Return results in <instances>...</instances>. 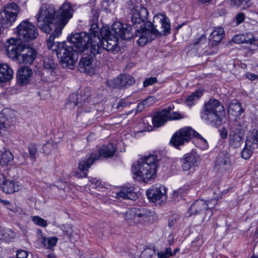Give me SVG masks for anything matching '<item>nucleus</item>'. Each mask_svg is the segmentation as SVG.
Segmentation results:
<instances>
[{
	"instance_id": "nucleus-1",
	"label": "nucleus",
	"mask_w": 258,
	"mask_h": 258,
	"mask_svg": "<svg viewBox=\"0 0 258 258\" xmlns=\"http://www.w3.org/2000/svg\"><path fill=\"white\" fill-rule=\"evenodd\" d=\"M132 27L127 24L119 22L112 25L111 30L108 27L101 29L96 24L91 25L89 33L85 32L76 33L70 38V41L76 47L77 50L84 52L90 48V52L94 54L114 50L118 45V37L128 40L133 36Z\"/></svg>"
},
{
	"instance_id": "nucleus-2",
	"label": "nucleus",
	"mask_w": 258,
	"mask_h": 258,
	"mask_svg": "<svg viewBox=\"0 0 258 258\" xmlns=\"http://www.w3.org/2000/svg\"><path fill=\"white\" fill-rule=\"evenodd\" d=\"M61 34V29L57 28L49 36L47 41V47L49 49L56 52L60 62L63 67L72 68L77 60V53L82 52L77 50L76 47L70 41V38L75 34H72L68 37V43L70 45L64 42H57L54 41L55 38L58 37Z\"/></svg>"
},
{
	"instance_id": "nucleus-3",
	"label": "nucleus",
	"mask_w": 258,
	"mask_h": 258,
	"mask_svg": "<svg viewBox=\"0 0 258 258\" xmlns=\"http://www.w3.org/2000/svg\"><path fill=\"white\" fill-rule=\"evenodd\" d=\"M161 155L160 151L154 152L152 154L145 156L135 162L132 168L134 178L144 182H148L154 178L159 167Z\"/></svg>"
},
{
	"instance_id": "nucleus-4",
	"label": "nucleus",
	"mask_w": 258,
	"mask_h": 258,
	"mask_svg": "<svg viewBox=\"0 0 258 258\" xmlns=\"http://www.w3.org/2000/svg\"><path fill=\"white\" fill-rule=\"evenodd\" d=\"M193 137L197 139L195 142L198 147L202 150H205L208 148V144L207 141L201 135L189 126L181 128L178 131L176 132L172 135L170 143L176 149H180V146L188 143Z\"/></svg>"
},
{
	"instance_id": "nucleus-5",
	"label": "nucleus",
	"mask_w": 258,
	"mask_h": 258,
	"mask_svg": "<svg viewBox=\"0 0 258 258\" xmlns=\"http://www.w3.org/2000/svg\"><path fill=\"white\" fill-rule=\"evenodd\" d=\"M224 108L217 99H210L205 103L201 113V117L207 122L216 127L222 124V115Z\"/></svg>"
},
{
	"instance_id": "nucleus-6",
	"label": "nucleus",
	"mask_w": 258,
	"mask_h": 258,
	"mask_svg": "<svg viewBox=\"0 0 258 258\" xmlns=\"http://www.w3.org/2000/svg\"><path fill=\"white\" fill-rule=\"evenodd\" d=\"M35 17L37 26L46 33H50L52 26L57 25L54 7L51 4H43Z\"/></svg>"
},
{
	"instance_id": "nucleus-7",
	"label": "nucleus",
	"mask_w": 258,
	"mask_h": 258,
	"mask_svg": "<svg viewBox=\"0 0 258 258\" xmlns=\"http://www.w3.org/2000/svg\"><path fill=\"white\" fill-rule=\"evenodd\" d=\"M121 214L130 225L155 220L157 218L154 211L146 208L134 207L127 209L125 213H122Z\"/></svg>"
},
{
	"instance_id": "nucleus-8",
	"label": "nucleus",
	"mask_w": 258,
	"mask_h": 258,
	"mask_svg": "<svg viewBox=\"0 0 258 258\" xmlns=\"http://www.w3.org/2000/svg\"><path fill=\"white\" fill-rule=\"evenodd\" d=\"M115 152V149L112 144L103 146L99 150H97L91 153L88 158L81 160L79 164V168L82 171L87 170L101 156L105 158L111 157Z\"/></svg>"
},
{
	"instance_id": "nucleus-9",
	"label": "nucleus",
	"mask_w": 258,
	"mask_h": 258,
	"mask_svg": "<svg viewBox=\"0 0 258 258\" xmlns=\"http://www.w3.org/2000/svg\"><path fill=\"white\" fill-rule=\"evenodd\" d=\"M245 135V130L240 121L235 120L230 122L229 133V145L233 148H237L243 143Z\"/></svg>"
},
{
	"instance_id": "nucleus-10",
	"label": "nucleus",
	"mask_w": 258,
	"mask_h": 258,
	"mask_svg": "<svg viewBox=\"0 0 258 258\" xmlns=\"http://www.w3.org/2000/svg\"><path fill=\"white\" fill-rule=\"evenodd\" d=\"M15 32L19 39L25 42L33 40L38 36L37 28L28 20L22 21L17 27Z\"/></svg>"
},
{
	"instance_id": "nucleus-11",
	"label": "nucleus",
	"mask_w": 258,
	"mask_h": 258,
	"mask_svg": "<svg viewBox=\"0 0 258 258\" xmlns=\"http://www.w3.org/2000/svg\"><path fill=\"white\" fill-rule=\"evenodd\" d=\"M135 29L136 31L135 37L139 38L138 43L140 46H145L157 36V31L150 21H147L145 26L137 27Z\"/></svg>"
},
{
	"instance_id": "nucleus-12",
	"label": "nucleus",
	"mask_w": 258,
	"mask_h": 258,
	"mask_svg": "<svg viewBox=\"0 0 258 258\" xmlns=\"http://www.w3.org/2000/svg\"><path fill=\"white\" fill-rule=\"evenodd\" d=\"M130 9V18L134 28L144 26L146 24L148 12L147 9L138 3L134 6H132Z\"/></svg>"
},
{
	"instance_id": "nucleus-13",
	"label": "nucleus",
	"mask_w": 258,
	"mask_h": 258,
	"mask_svg": "<svg viewBox=\"0 0 258 258\" xmlns=\"http://www.w3.org/2000/svg\"><path fill=\"white\" fill-rule=\"evenodd\" d=\"M19 12L18 6L15 3L7 5L0 12V24L4 28L10 27L16 21Z\"/></svg>"
},
{
	"instance_id": "nucleus-14",
	"label": "nucleus",
	"mask_w": 258,
	"mask_h": 258,
	"mask_svg": "<svg viewBox=\"0 0 258 258\" xmlns=\"http://www.w3.org/2000/svg\"><path fill=\"white\" fill-rule=\"evenodd\" d=\"M73 12V10L70 3H64L57 11H55L57 25L62 26L63 27L72 17Z\"/></svg>"
},
{
	"instance_id": "nucleus-15",
	"label": "nucleus",
	"mask_w": 258,
	"mask_h": 258,
	"mask_svg": "<svg viewBox=\"0 0 258 258\" xmlns=\"http://www.w3.org/2000/svg\"><path fill=\"white\" fill-rule=\"evenodd\" d=\"M23 46L24 45L21 44L19 40L13 38L9 39L6 44L8 56L13 60H18Z\"/></svg>"
},
{
	"instance_id": "nucleus-16",
	"label": "nucleus",
	"mask_w": 258,
	"mask_h": 258,
	"mask_svg": "<svg viewBox=\"0 0 258 258\" xmlns=\"http://www.w3.org/2000/svg\"><path fill=\"white\" fill-rule=\"evenodd\" d=\"M201 158L197 151L192 150L190 153L185 154L181 159L182 167L185 171L189 170L192 167L198 165Z\"/></svg>"
},
{
	"instance_id": "nucleus-17",
	"label": "nucleus",
	"mask_w": 258,
	"mask_h": 258,
	"mask_svg": "<svg viewBox=\"0 0 258 258\" xmlns=\"http://www.w3.org/2000/svg\"><path fill=\"white\" fill-rule=\"evenodd\" d=\"M135 83L134 78L128 74L120 75L108 82L110 87L118 88L131 86L134 85Z\"/></svg>"
},
{
	"instance_id": "nucleus-18",
	"label": "nucleus",
	"mask_w": 258,
	"mask_h": 258,
	"mask_svg": "<svg viewBox=\"0 0 258 258\" xmlns=\"http://www.w3.org/2000/svg\"><path fill=\"white\" fill-rule=\"evenodd\" d=\"M37 54V51L35 49L24 45L18 61L20 63L30 64L36 58Z\"/></svg>"
},
{
	"instance_id": "nucleus-19",
	"label": "nucleus",
	"mask_w": 258,
	"mask_h": 258,
	"mask_svg": "<svg viewBox=\"0 0 258 258\" xmlns=\"http://www.w3.org/2000/svg\"><path fill=\"white\" fill-rule=\"evenodd\" d=\"M93 59L91 55L83 56L80 60L78 70L80 72L92 75L95 73V69L92 66Z\"/></svg>"
},
{
	"instance_id": "nucleus-20",
	"label": "nucleus",
	"mask_w": 258,
	"mask_h": 258,
	"mask_svg": "<svg viewBox=\"0 0 258 258\" xmlns=\"http://www.w3.org/2000/svg\"><path fill=\"white\" fill-rule=\"evenodd\" d=\"M209 208L207 202L203 200H199L195 202L189 208L187 212V217L192 215L201 214Z\"/></svg>"
},
{
	"instance_id": "nucleus-21",
	"label": "nucleus",
	"mask_w": 258,
	"mask_h": 258,
	"mask_svg": "<svg viewBox=\"0 0 258 258\" xmlns=\"http://www.w3.org/2000/svg\"><path fill=\"white\" fill-rule=\"evenodd\" d=\"M33 72L29 67H22L19 69L17 73V81L21 85L29 83Z\"/></svg>"
},
{
	"instance_id": "nucleus-22",
	"label": "nucleus",
	"mask_w": 258,
	"mask_h": 258,
	"mask_svg": "<svg viewBox=\"0 0 258 258\" xmlns=\"http://www.w3.org/2000/svg\"><path fill=\"white\" fill-rule=\"evenodd\" d=\"M149 200L155 205H160L161 204V186H152L146 191Z\"/></svg>"
},
{
	"instance_id": "nucleus-23",
	"label": "nucleus",
	"mask_w": 258,
	"mask_h": 258,
	"mask_svg": "<svg viewBox=\"0 0 258 258\" xmlns=\"http://www.w3.org/2000/svg\"><path fill=\"white\" fill-rule=\"evenodd\" d=\"M3 190L7 194H13L20 190L22 187L21 185L18 182L5 180L1 184Z\"/></svg>"
},
{
	"instance_id": "nucleus-24",
	"label": "nucleus",
	"mask_w": 258,
	"mask_h": 258,
	"mask_svg": "<svg viewBox=\"0 0 258 258\" xmlns=\"http://www.w3.org/2000/svg\"><path fill=\"white\" fill-rule=\"evenodd\" d=\"M224 30L222 28H218L213 31L209 38L210 46L214 47L218 45L224 37Z\"/></svg>"
},
{
	"instance_id": "nucleus-25",
	"label": "nucleus",
	"mask_w": 258,
	"mask_h": 258,
	"mask_svg": "<svg viewBox=\"0 0 258 258\" xmlns=\"http://www.w3.org/2000/svg\"><path fill=\"white\" fill-rule=\"evenodd\" d=\"M116 198L118 199H123L135 200L138 198V194L133 191V187H124L116 193Z\"/></svg>"
},
{
	"instance_id": "nucleus-26",
	"label": "nucleus",
	"mask_w": 258,
	"mask_h": 258,
	"mask_svg": "<svg viewBox=\"0 0 258 258\" xmlns=\"http://www.w3.org/2000/svg\"><path fill=\"white\" fill-rule=\"evenodd\" d=\"M13 76V71L7 63L0 64V83L8 81Z\"/></svg>"
},
{
	"instance_id": "nucleus-27",
	"label": "nucleus",
	"mask_w": 258,
	"mask_h": 258,
	"mask_svg": "<svg viewBox=\"0 0 258 258\" xmlns=\"http://www.w3.org/2000/svg\"><path fill=\"white\" fill-rule=\"evenodd\" d=\"M171 110V108L169 109H162V124L168 120H176L184 118V115L179 112H170Z\"/></svg>"
},
{
	"instance_id": "nucleus-28",
	"label": "nucleus",
	"mask_w": 258,
	"mask_h": 258,
	"mask_svg": "<svg viewBox=\"0 0 258 258\" xmlns=\"http://www.w3.org/2000/svg\"><path fill=\"white\" fill-rule=\"evenodd\" d=\"M246 144L253 147V149H258V131L256 129H252L249 131L247 134L245 141Z\"/></svg>"
},
{
	"instance_id": "nucleus-29",
	"label": "nucleus",
	"mask_w": 258,
	"mask_h": 258,
	"mask_svg": "<svg viewBox=\"0 0 258 258\" xmlns=\"http://www.w3.org/2000/svg\"><path fill=\"white\" fill-rule=\"evenodd\" d=\"M229 114L235 117L239 116L244 111L241 104L235 100L230 103L228 109Z\"/></svg>"
},
{
	"instance_id": "nucleus-30",
	"label": "nucleus",
	"mask_w": 258,
	"mask_h": 258,
	"mask_svg": "<svg viewBox=\"0 0 258 258\" xmlns=\"http://www.w3.org/2000/svg\"><path fill=\"white\" fill-rule=\"evenodd\" d=\"M39 239L43 247L46 249H52L56 245L58 241V238L56 236L46 237L42 234Z\"/></svg>"
},
{
	"instance_id": "nucleus-31",
	"label": "nucleus",
	"mask_w": 258,
	"mask_h": 258,
	"mask_svg": "<svg viewBox=\"0 0 258 258\" xmlns=\"http://www.w3.org/2000/svg\"><path fill=\"white\" fill-rule=\"evenodd\" d=\"M56 66V63H54V60L51 57L47 56L44 58V68L47 70L51 76H54L55 74V70Z\"/></svg>"
},
{
	"instance_id": "nucleus-32",
	"label": "nucleus",
	"mask_w": 258,
	"mask_h": 258,
	"mask_svg": "<svg viewBox=\"0 0 258 258\" xmlns=\"http://www.w3.org/2000/svg\"><path fill=\"white\" fill-rule=\"evenodd\" d=\"M203 92L201 90H197L187 96L185 99V103L188 106L194 105L195 102L201 97Z\"/></svg>"
},
{
	"instance_id": "nucleus-33",
	"label": "nucleus",
	"mask_w": 258,
	"mask_h": 258,
	"mask_svg": "<svg viewBox=\"0 0 258 258\" xmlns=\"http://www.w3.org/2000/svg\"><path fill=\"white\" fill-rule=\"evenodd\" d=\"M216 165L224 170H229L230 166V159L228 157L219 155L217 158Z\"/></svg>"
},
{
	"instance_id": "nucleus-34",
	"label": "nucleus",
	"mask_w": 258,
	"mask_h": 258,
	"mask_svg": "<svg viewBox=\"0 0 258 258\" xmlns=\"http://www.w3.org/2000/svg\"><path fill=\"white\" fill-rule=\"evenodd\" d=\"M162 34L167 36L171 33V25L169 18L162 14Z\"/></svg>"
},
{
	"instance_id": "nucleus-35",
	"label": "nucleus",
	"mask_w": 258,
	"mask_h": 258,
	"mask_svg": "<svg viewBox=\"0 0 258 258\" xmlns=\"http://www.w3.org/2000/svg\"><path fill=\"white\" fill-rule=\"evenodd\" d=\"M11 125V122L9 119L0 114V135L5 133Z\"/></svg>"
},
{
	"instance_id": "nucleus-36",
	"label": "nucleus",
	"mask_w": 258,
	"mask_h": 258,
	"mask_svg": "<svg viewBox=\"0 0 258 258\" xmlns=\"http://www.w3.org/2000/svg\"><path fill=\"white\" fill-rule=\"evenodd\" d=\"M3 233L2 240L7 242L13 241L17 236L16 233L10 229H5Z\"/></svg>"
},
{
	"instance_id": "nucleus-37",
	"label": "nucleus",
	"mask_w": 258,
	"mask_h": 258,
	"mask_svg": "<svg viewBox=\"0 0 258 258\" xmlns=\"http://www.w3.org/2000/svg\"><path fill=\"white\" fill-rule=\"evenodd\" d=\"M155 102L154 97H150L139 103L137 106L138 111H141L144 108L152 105Z\"/></svg>"
},
{
	"instance_id": "nucleus-38",
	"label": "nucleus",
	"mask_w": 258,
	"mask_h": 258,
	"mask_svg": "<svg viewBox=\"0 0 258 258\" xmlns=\"http://www.w3.org/2000/svg\"><path fill=\"white\" fill-rule=\"evenodd\" d=\"M254 150L252 146L245 142V147L241 152V157L245 160L248 159L251 157Z\"/></svg>"
},
{
	"instance_id": "nucleus-39",
	"label": "nucleus",
	"mask_w": 258,
	"mask_h": 258,
	"mask_svg": "<svg viewBox=\"0 0 258 258\" xmlns=\"http://www.w3.org/2000/svg\"><path fill=\"white\" fill-rule=\"evenodd\" d=\"M207 37L205 34H202L200 37L197 38L194 43L190 44L189 46L191 48L198 49L201 45L206 44Z\"/></svg>"
},
{
	"instance_id": "nucleus-40",
	"label": "nucleus",
	"mask_w": 258,
	"mask_h": 258,
	"mask_svg": "<svg viewBox=\"0 0 258 258\" xmlns=\"http://www.w3.org/2000/svg\"><path fill=\"white\" fill-rule=\"evenodd\" d=\"M57 147V144L52 140H49L43 147V150L44 153L49 154L51 151Z\"/></svg>"
},
{
	"instance_id": "nucleus-41",
	"label": "nucleus",
	"mask_w": 258,
	"mask_h": 258,
	"mask_svg": "<svg viewBox=\"0 0 258 258\" xmlns=\"http://www.w3.org/2000/svg\"><path fill=\"white\" fill-rule=\"evenodd\" d=\"M152 123L154 127H159L161 125V111H159L154 113L152 117Z\"/></svg>"
},
{
	"instance_id": "nucleus-42",
	"label": "nucleus",
	"mask_w": 258,
	"mask_h": 258,
	"mask_svg": "<svg viewBox=\"0 0 258 258\" xmlns=\"http://www.w3.org/2000/svg\"><path fill=\"white\" fill-rule=\"evenodd\" d=\"M27 149L29 152L30 158L32 159H35L38 153V149L36 145L34 144H29L27 146Z\"/></svg>"
},
{
	"instance_id": "nucleus-43",
	"label": "nucleus",
	"mask_w": 258,
	"mask_h": 258,
	"mask_svg": "<svg viewBox=\"0 0 258 258\" xmlns=\"http://www.w3.org/2000/svg\"><path fill=\"white\" fill-rule=\"evenodd\" d=\"M31 218L33 223L37 225L43 227H45L47 226V221L39 216H32Z\"/></svg>"
},
{
	"instance_id": "nucleus-44",
	"label": "nucleus",
	"mask_w": 258,
	"mask_h": 258,
	"mask_svg": "<svg viewBox=\"0 0 258 258\" xmlns=\"http://www.w3.org/2000/svg\"><path fill=\"white\" fill-rule=\"evenodd\" d=\"M2 160L5 164L8 163L13 160V155L9 151H6L2 155Z\"/></svg>"
},
{
	"instance_id": "nucleus-45",
	"label": "nucleus",
	"mask_w": 258,
	"mask_h": 258,
	"mask_svg": "<svg viewBox=\"0 0 258 258\" xmlns=\"http://www.w3.org/2000/svg\"><path fill=\"white\" fill-rule=\"evenodd\" d=\"M155 249L153 248H145L141 253V256L143 258H150L155 253Z\"/></svg>"
},
{
	"instance_id": "nucleus-46",
	"label": "nucleus",
	"mask_w": 258,
	"mask_h": 258,
	"mask_svg": "<svg viewBox=\"0 0 258 258\" xmlns=\"http://www.w3.org/2000/svg\"><path fill=\"white\" fill-rule=\"evenodd\" d=\"M245 18V15L243 13L240 12L236 15L233 21L234 23H236V26H237L244 22Z\"/></svg>"
},
{
	"instance_id": "nucleus-47",
	"label": "nucleus",
	"mask_w": 258,
	"mask_h": 258,
	"mask_svg": "<svg viewBox=\"0 0 258 258\" xmlns=\"http://www.w3.org/2000/svg\"><path fill=\"white\" fill-rule=\"evenodd\" d=\"M232 40L235 43L240 44L244 43V42H248L249 41V39H245V36L243 34H242L236 35L234 37H233Z\"/></svg>"
},
{
	"instance_id": "nucleus-48",
	"label": "nucleus",
	"mask_w": 258,
	"mask_h": 258,
	"mask_svg": "<svg viewBox=\"0 0 258 258\" xmlns=\"http://www.w3.org/2000/svg\"><path fill=\"white\" fill-rule=\"evenodd\" d=\"M91 107L88 101H84L83 104L79 106L78 109L79 112H88L90 111Z\"/></svg>"
},
{
	"instance_id": "nucleus-49",
	"label": "nucleus",
	"mask_w": 258,
	"mask_h": 258,
	"mask_svg": "<svg viewBox=\"0 0 258 258\" xmlns=\"http://www.w3.org/2000/svg\"><path fill=\"white\" fill-rule=\"evenodd\" d=\"M157 81L156 77H150L146 79L143 82V86L147 87L149 86L152 85Z\"/></svg>"
},
{
	"instance_id": "nucleus-50",
	"label": "nucleus",
	"mask_w": 258,
	"mask_h": 258,
	"mask_svg": "<svg viewBox=\"0 0 258 258\" xmlns=\"http://www.w3.org/2000/svg\"><path fill=\"white\" fill-rule=\"evenodd\" d=\"M178 215L176 214H171V217L168 220V226L169 227L173 226L177 222L178 219Z\"/></svg>"
},
{
	"instance_id": "nucleus-51",
	"label": "nucleus",
	"mask_w": 258,
	"mask_h": 258,
	"mask_svg": "<svg viewBox=\"0 0 258 258\" xmlns=\"http://www.w3.org/2000/svg\"><path fill=\"white\" fill-rule=\"evenodd\" d=\"M221 196H218L217 197H214L213 199H211L210 201H208L207 203L209 204V208L208 209L213 208L215 206H216L218 203V200L221 198Z\"/></svg>"
},
{
	"instance_id": "nucleus-52",
	"label": "nucleus",
	"mask_w": 258,
	"mask_h": 258,
	"mask_svg": "<svg viewBox=\"0 0 258 258\" xmlns=\"http://www.w3.org/2000/svg\"><path fill=\"white\" fill-rule=\"evenodd\" d=\"M92 19L93 23L91 25H93V24H96L97 25L96 22L98 21L99 16V12L98 9H93L92 11Z\"/></svg>"
},
{
	"instance_id": "nucleus-53",
	"label": "nucleus",
	"mask_w": 258,
	"mask_h": 258,
	"mask_svg": "<svg viewBox=\"0 0 258 258\" xmlns=\"http://www.w3.org/2000/svg\"><path fill=\"white\" fill-rule=\"evenodd\" d=\"M28 252L25 250L20 249L17 251L16 256L17 258H27Z\"/></svg>"
},
{
	"instance_id": "nucleus-54",
	"label": "nucleus",
	"mask_w": 258,
	"mask_h": 258,
	"mask_svg": "<svg viewBox=\"0 0 258 258\" xmlns=\"http://www.w3.org/2000/svg\"><path fill=\"white\" fill-rule=\"evenodd\" d=\"M90 181L91 183L90 185L93 188H97L101 185V181L95 178H92Z\"/></svg>"
},
{
	"instance_id": "nucleus-55",
	"label": "nucleus",
	"mask_w": 258,
	"mask_h": 258,
	"mask_svg": "<svg viewBox=\"0 0 258 258\" xmlns=\"http://www.w3.org/2000/svg\"><path fill=\"white\" fill-rule=\"evenodd\" d=\"M171 256H172V251L170 247L166 248L164 251L162 252V258H168Z\"/></svg>"
},
{
	"instance_id": "nucleus-56",
	"label": "nucleus",
	"mask_w": 258,
	"mask_h": 258,
	"mask_svg": "<svg viewBox=\"0 0 258 258\" xmlns=\"http://www.w3.org/2000/svg\"><path fill=\"white\" fill-rule=\"evenodd\" d=\"M243 35L245 36V39L248 40L249 39V41L248 42H244V43H250L252 44L253 42L254 41V38L253 36V35L251 33H246L245 34H243Z\"/></svg>"
},
{
	"instance_id": "nucleus-57",
	"label": "nucleus",
	"mask_w": 258,
	"mask_h": 258,
	"mask_svg": "<svg viewBox=\"0 0 258 258\" xmlns=\"http://www.w3.org/2000/svg\"><path fill=\"white\" fill-rule=\"evenodd\" d=\"M164 187V194L162 193V203L163 202H170L171 201H172V198H170V199H169L168 200V196L167 195V192H166V188L164 186H163Z\"/></svg>"
},
{
	"instance_id": "nucleus-58",
	"label": "nucleus",
	"mask_w": 258,
	"mask_h": 258,
	"mask_svg": "<svg viewBox=\"0 0 258 258\" xmlns=\"http://www.w3.org/2000/svg\"><path fill=\"white\" fill-rule=\"evenodd\" d=\"M220 134L221 138L223 139H225L227 137L228 132L225 128L223 127L220 130Z\"/></svg>"
},
{
	"instance_id": "nucleus-59",
	"label": "nucleus",
	"mask_w": 258,
	"mask_h": 258,
	"mask_svg": "<svg viewBox=\"0 0 258 258\" xmlns=\"http://www.w3.org/2000/svg\"><path fill=\"white\" fill-rule=\"evenodd\" d=\"M78 98V96L77 94H72L69 97L70 104H71L72 103L74 105L76 106L77 105V102H75L74 100Z\"/></svg>"
},
{
	"instance_id": "nucleus-60",
	"label": "nucleus",
	"mask_w": 258,
	"mask_h": 258,
	"mask_svg": "<svg viewBox=\"0 0 258 258\" xmlns=\"http://www.w3.org/2000/svg\"><path fill=\"white\" fill-rule=\"evenodd\" d=\"M63 228L66 229V230H64V229L63 230L64 233L67 235H68L69 237H70L72 232V230L71 228L70 227H66V226H64Z\"/></svg>"
},
{
	"instance_id": "nucleus-61",
	"label": "nucleus",
	"mask_w": 258,
	"mask_h": 258,
	"mask_svg": "<svg viewBox=\"0 0 258 258\" xmlns=\"http://www.w3.org/2000/svg\"><path fill=\"white\" fill-rule=\"evenodd\" d=\"M246 77L250 80L254 81L258 78V76L257 75H255V74H251V73H248L246 74Z\"/></svg>"
},
{
	"instance_id": "nucleus-62",
	"label": "nucleus",
	"mask_w": 258,
	"mask_h": 258,
	"mask_svg": "<svg viewBox=\"0 0 258 258\" xmlns=\"http://www.w3.org/2000/svg\"><path fill=\"white\" fill-rule=\"evenodd\" d=\"M127 104L128 103L127 102L121 100L118 103L116 107L118 109H119L120 107L126 106Z\"/></svg>"
},
{
	"instance_id": "nucleus-63",
	"label": "nucleus",
	"mask_w": 258,
	"mask_h": 258,
	"mask_svg": "<svg viewBox=\"0 0 258 258\" xmlns=\"http://www.w3.org/2000/svg\"><path fill=\"white\" fill-rule=\"evenodd\" d=\"M0 202L2 203V204H3L4 205H8V206H9L11 205V202L9 201H7V200H1L0 201Z\"/></svg>"
},
{
	"instance_id": "nucleus-64",
	"label": "nucleus",
	"mask_w": 258,
	"mask_h": 258,
	"mask_svg": "<svg viewBox=\"0 0 258 258\" xmlns=\"http://www.w3.org/2000/svg\"><path fill=\"white\" fill-rule=\"evenodd\" d=\"M47 258H56L55 255L53 253H49V254H47Z\"/></svg>"
}]
</instances>
